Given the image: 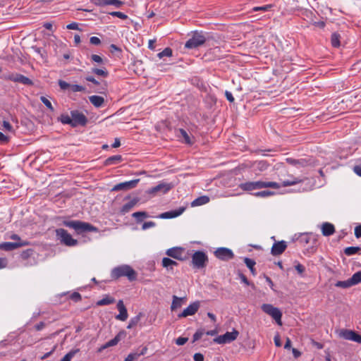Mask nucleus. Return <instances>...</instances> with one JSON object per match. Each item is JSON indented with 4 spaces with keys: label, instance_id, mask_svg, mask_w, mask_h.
<instances>
[{
    "label": "nucleus",
    "instance_id": "nucleus-20",
    "mask_svg": "<svg viewBox=\"0 0 361 361\" xmlns=\"http://www.w3.org/2000/svg\"><path fill=\"white\" fill-rule=\"evenodd\" d=\"M147 347L145 346L142 349L136 350L130 353L123 361H135L137 360L141 355H144L147 353Z\"/></svg>",
    "mask_w": 361,
    "mask_h": 361
},
{
    "label": "nucleus",
    "instance_id": "nucleus-18",
    "mask_svg": "<svg viewBox=\"0 0 361 361\" xmlns=\"http://www.w3.org/2000/svg\"><path fill=\"white\" fill-rule=\"evenodd\" d=\"M184 252V249L179 247H175L170 249H168L166 252V254L174 259L178 260H183V255Z\"/></svg>",
    "mask_w": 361,
    "mask_h": 361
},
{
    "label": "nucleus",
    "instance_id": "nucleus-64",
    "mask_svg": "<svg viewBox=\"0 0 361 361\" xmlns=\"http://www.w3.org/2000/svg\"><path fill=\"white\" fill-rule=\"evenodd\" d=\"M353 171L360 177H361V164L355 166L353 167Z\"/></svg>",
    "mask_w": 361,
    "mask_h": 361
},
{
    "label": "nucleus",
    "instance_id": "nucleus-43",
    "mask_svg": "<svg viewBox=\"0 0 361 361\" xmlns=\"http://www.w3.org/2000/svg\"><path fill=\"white\" fill-rule=\"evenodd\" d=\"M336 287L343 288H347L349 287L353 286V284H351L350 279L346 280V281H339L336 283Z\"/></svg>",
    "mask_w": 361,
    "mask_h": 361
},
{
    "label": "nucleus",
    "instance_id": "nucleus-31",
    "mask_svg": "<svg viewBox=\"0 0 361 361\" xmlns=\"http://www.w3.org/2000/svg\"><path fill=\"white\" fill-rule=\"evenodd\" d=\"M209 202V197L207 196H201L194 200L192 203V207H197L205 204Z\"/></svg>",
    "mask_w": 361,
    "mask_h": 361
},
{
    "label": "nucleus",
    "instance_id": "nucleus-26",
    "mask_svg": "<svg viewBox=\"0 0 361 361\" xmlns=\"http://www.w3.org/2000/svg\"><path fill=\"white\" fill-rule=\"evenodd\" d=\"M179 137L182 140V142L188 144L189 145H192L194 143L192 137L188 135V133L183 129H179Z\"/></svg>",
    "mask_w": 361,
    "mask_h": 361
},
{
    "label": "nucleus",
    "instance_id": "nucleus-40",
    "mask_svg": "<svg viewBox=\"0 0 361 361\" xmlns=\"http://www.w3.org/2000/svg\"><path fill=\"white\" fill-rule=\"evenodd\" d=\"M360 247H348L344 250V253L348 256L353 255L360 251Z\"/></svg>",
    "mask_w": 361,
    "mask_h": 361
},
{
    "label": "nucleus",
    "instance_id": "nucleus-61",
    "mask_svg": "<svg viewBox=\"0 0 361 361\" xmlns=\"http://www.w3.org/2000/svg\"><path fill=\"white\" fill-rule=\"evenodd\" d=\"M90 42L92 44L99 45L101 43V40L97 37H91Z\"/></svg>",
    "mask_w": 361,
    "mask_h": 361
},
{
    "label": "nucleus",
    "instance_id": "nucleus-50",
    "mask_svg": "<svg viewBox=\"0 0 361 361\" xmlns=\"http://www.w3.org/2000/svg\"><path fill=\"white\" fill-rule=\"evenodd\" d=\"M204 334V331L203 329H199L197 330L193 335L192 337V342L195 343V341H198L201 338L202 335Z\"/></svg>",
    "mask_w": 361,
    "mask_h": 361
},
{
    "label": "nucleus",
    "instance_id": "nucleus-45",
    "mask_svg": "<svg viewBox=\"0 0 361 361\" xmlns=\"http://www.w3.org/2000/svg\"><path fill=\"white\" fill-rule=\"evenodd\" d=\"M92 73H93L97 75L104 77V78L107 77L109 75L107 71L105 68L100 69V68H94L92 69Z\"/></svg>",
    "mask_w": 361,
    "mask_h": 361
},
{
    "label": "nucleus",
    "instance_id": "nucleus-38",
    "mask_svg": "<svg viewBox=\"0 0 361 361\" xmlns=\"http://www.w3.org/2000/svg\"><path fill=\"white\" fill-rule=\"evenodd\" d=\"M142 316V313H139L135 317L131 318L130 322H129V323H128V325L127 328L128 329H131V328L135 326L138 324V322H140V318H141Z\"/></svg>",
    "mask_w": 361,
    "mask_h": 361
},
{
    "label": "nucleus",
    "instance_id": "nucleus-36",
    "mask_svg": "<svg viewBox=\"0 0 361 361\" xmlns=\"http://www.w3.org/2000/svg\"><path fill=\"white\" fill-rule=\"evenodd\" d=\"M341 35L338 32L332 33L331 36V43L334 47L338 48L340 47Z\"/></svg>",
    "mask_w": 361,
    "mask_h": 361
},
{
    "label": "nucleus",
    "instance_id": "nucleus-23",
    "mask_svg": "<svg viewBox=\"0 0 361 361\" xmlns=\"http://www.w3.org/2000/svg\"><path fill=\"white\" fill-rule=\"evenodd\" d=\"M186 298H178L176 295L173 296V300L171 305V310L175 311L178 308H180L185 302Z\"/></svg>",
    "mask_w": 361,
    "mask_h": 361
},
{
    "label": "nucleus",
    "instance_id": "nucleus-60",
    "mask_svg": "<svg viewBox=\"0 0 361 361\" xmlns=\"http://www.w3.org/2000/svg\"><path fill=\"white\" fill-rule=\"evenodd\" d=\"M9 141V137L0 132V142L3 144L8 143Z\"/></svg>",
    "mask_w": 361,
    "mask_h": 361
},
{
    "label": "nucleus",
    "instance_id": "nucleus-27",
    "mask_svg": "<svg viewBox=\"0 0 361 361\" xmlns=\"http://www.w3.org/2000/svg\"><path fill=\"white\" fill-rule=\"evenodd\" d=\"M355 334L356 332L354 331L343 329L341 331L339 335L345 340L354 341Z\"/></svg>",
    "mask_w": 361,
    "mask_h": 361
},
{
    "label": "nucleus",
    "instance_id": "nucleus-35",
    "mask_svg": "<svg viewBox=\"0 0 361 361\" xmlns=\"http://www.w3.org/2000/svg\"><path fill=\"white\" fill-rule=\"evenodd\" d=\"M115 302V299L112 297L106 295L105 298L99 300L97 302L98 306H104L113 304Z\"/></svg>",
    "mask_w": 361,
    "mask_h": 361
},
{
    "label": "nucleus",
    "instance_id": "nucleus-37",
    "mask_svg": "<svg viewBox=\"0 0 361 361\" xmlns=\"http://www.w3.org/2000/svg\"><path fill=\"white\" fill-rule=\"evenodd\" d=\"M178 263L168 257H164L162 259V266L166 269H173V266H176Z\"/></svg>",
    "mask_w": 361,
    "mask_h": 361
},
{
    "label": "nucleus",
    "instance_id": "nucleus-55",
    "mask_svg": "<svg viewBox=\"0 0 361 361\" xmlns=\"http://www.w3.org/2000/svg\"><path fill=\"white\" fill-rule=\"evenodd\" d=\"M156 226V223L154 222V221H147V222H145L142 226V230H147V229H149L150 228H153Z\"/></svg>",
    "mask_w": 361,
    "mask_h": 361
},
{
    "label": "nucleus",
    "instance_id": "nucleus-52",
    "mask_svg": "<svg viewBox=\"0 0 361 361\" xmlns=\"http://www.w3.org/2000/svg\"><path fill=\"white\" fill-rule=\"evenodd\" d=\"M2 126H3L4 130L8 131V132H13V128L8 121H3Z\"/></svg>",
    "mask_w": 361,
    "mask_h": 361
},
{
    "label": "nucleus",
    "instance_id": "nucleus-3",
    "mask_svg": "<svg viewBox=\"0 0 361 361\" xmlns=\"http://www.w3.org/2000/svg\"><path fill=\"white\" fill-rule=\"evenodd\" d=\"M63 224L68 228H73L78 234H82L86 232H97L98 228L90 223L81 221H64Z\"/></svg>",
    "mask_w": 361,
    "mask_h": 361
},
{
    "label": "nucleus",
    "instance_id": "nucleus-54",
    "mask_svg": "<svg viewBox=\"0 0 361 361\" xmlns=\"http://www.w3.org/2000/svg\"><path fill=\"white\" fill-rule=\"evenodd\" d=\"M59 85L62 90H66L71 87V84L62 80H59Z\"/></svg>",
    "mask_w": 361,
    "mask_h": 361
},
{
    "label": "nucleus",
    "instance_id": "nucleus-17",
    "mask_svg": "<svg viewBox=\"0 0 361 361\" xmlns=\"http://www.w3.org/2000/svg\"><path fill=\"white\" fill-rule=\"evenodd\" d=\"M90 1L97 6L112 5L117 8L121 7L124 4V2L120 0H90Z\"/></svg>",
    "mask_w": 361,
    "mask_h": 361
},
{
    "label": "nucleus",
    "instance_id": "nucleus-63",
    "mask_svg": "<svg viewBox=\"0 0 361 361\" xmlns=\"http://www.w3.org/2000/svg\"><path fill=\"white\" fill-rule=\"evenodd\" d=\"M355 235L357 238H361V225H359L355 228Z\"/></svg>",
    "mask_w": 361,
    "mask_h": 361
},
{
    "label": "nucleus",
    "instance_id": "nucleus-16",
    "mask_svg": "<svg viewBox=\"0 0 361 361\" xmlns=\"http://www.w3.org/2000/svg\"><path fill=\"white\" fill-rule=\"evenodd\" d=\"M28 245H30V242H5L0 243V250L11 251Z\"/></svg>",
    "mask_w": 361,
    "mask_h": 361
},
{
    "label": "nucleus",
    "instance_id": "nucleus-22",
    "mask_svg": "<svg viewBox=\"0 0 361 361\" xmlns=\"http://www.w3.org/2000/svg\"><path fill=\"white\" fill-rule=\"evenodd\" d=\"M184 211H185L184 207H180L178 209L171 210V211L161 213L159 215L158 217L160 219L176 218V217L180 216V214H182Z\"/></svg>",
    "mask_w": 361,
    "mask_h": 361
},
{
    "label": "nucleus",
    "instance_id": "nucleus-14",
    "mask_svg": "<svg viewBox=\"0 0 361 361\" xmlns=\"http://www.w3.org/2000/svg\"><path fill=\"white\" fill-rule=\"evenodd\" d=\"M140 179H135L130 181H126L123 183H120L118 184L115 185L111 189L112 191H119V190H128L130 189H133L135 188L139 183Z\"/></svg>",
    "mask_w": 361,
    "mask_h": 361
},
{
    "label": "nucleus",
    "instance_id": "nucleus-32",
    "mask_svg": "<svg viewBox=\"0 0 361 361\" xmlns=\"http://www.w3.org/2000/svg\"><path fill=\"white\" fill-rule=\"evenodd\" d=\"M132 216L135 219L137 223H141L144 219L149 217V215L146 212H136L132 214Z\"/></svg>",
    "mask_w": 361,
    "mask_h": 361
},
{
    "label": "nucleus",
    "instance_id": "nucleus-44",
    "mask_svg": "<svg viewBox=\"0 0 361 361\" xmlns=\"http://www.w3.org/2000/svg\"><path fill=\"white\" fill-rule=\"evenodd\" d=\"M172 53H173L172 49L169 47H166L162 51L159 52L157 54V56L159 59H162L163 57H165V56L170 57L172 56Z\"/></svg>",
    "mask_w": 361,
    "mask_h": 361
},
{
    "label": "nucleus",
    "instance_id": "nucleus-41",
    "mask_svg": "<svg viewBox=\"0 0 361 361\" xmlns=\"http://www.w3.org/2000/svg\"><path fill=\"white\" fill-rule=\"evenodd\" d=\"M59 121L63 124H68V125H70L71 126L73 127V122H72V117H71V116H70L68 114H61L60 118H59Z\"/></svg>",
    "mask_w": 361,
    "mask_h": 361
},
{
    "label": "nucleus",
    "instance_id": "nucleus-11",
    "mask_svg": "<svg viewBox=\"0 0 361 361\" xmlns=\"http://www.w3.org/2000/svg\"><path fill=\"white\" fill-rule=\"evenodd\" d=\"M214 255L216 258L222 261H228L234 257L233 251L229 248L224 247L217 248L214 251Z\"/></svg>",
    "mask_w": 361,
    "mask_h": 361
},
{
    "label": "nucleus",
    "instance_id": "nucleus-33",
    "mask_svg": "<svg viewBox=\"0 0 361 361\" xmlns=\"http://www.w3.org/2000/svg\"><path fill=\"white\" fill-rule=\"evenodd\" d=\"M244 262L247 267V268H249V269L250 270L252 274L255 276L257 274L256 269H255V265L256 262L253 259L247 257L244 258Z\"/></svg>",
    "mask_w": 361,
    "mask_h": 361
},
{
    "label": "nucleus",
    "instance_id": "nucleus-9",
    "mask_svg": "<svg viewBox=\"0 0 361 361\" xmlns=\"http://www.w3.org/2000/svg\"><path fill=\"white\" fill-rule=\"evenodd\" d=\"M238 334V331L233 329V331L231 332L227 331L224 334L217 336L214 339V341L219 344L229 343L235 341L237 338Z\"/></svg>",
    "mask_w": 361,
    "mask_h": 361
},
{
    "label": "nucleus",
    "instance_id": "nucleus-4",
    "mask_svg": "<svg viewBox=\"0 0 361 361\" xmlns=\"http://www.w3.org/2000/svg\"><path fill=\"white\" fill-rule=\"evenodd\" d=\"M207 40V37L202 32L195 31L185 44V48L197 49L204 44Z\"/></svg>",
    "mask_w": 361,
    "mask_h": 361
},
{
    "label": "nucleus",
    "instance_id": "nucleus-59",
    "mask_svg": "<svg viewBox=\"0 0 361 361\" xmlns=\"http://www.w3.org/2000/svg\"><path fill=\"white\" fill-rule=\"evenodd\" d=\"M91 59L94 61V62H96L97 63H102L103 62V59L102 58L99 56V55H97V54H92L91 56Z\"/></svg>",
    "mask_w": 361,
    "mask_h": 361
},
{
    "label": "nucleus",
    "instance_id": "nucleus-5",
    "mask_svg": "<svg viewBox=\"0 0 361 361\" xmlns=\"http://www.w3.org/2000/svg\"><path fill=\"white\" fill-rule=\"evenodd\" d=\"M208 257L203 251H196L192 256V265L195 269H203L207 266Z\"/></svg>",
    "mask_w": 361,
    "mask_h": 361
},
{
    "label": "nucleus",
    "instance_id": "nucleus-21",
    "mask_svg": "<svg viewBox=\"0 0 361 361\" xmlns=\"http://www.w3.org/2000/svg\"><path fill=\"white\" fill-rule=\"evenodd\" d=\"M117 308L119 311V314L116 316V319L121 321H126L128 319V314L123 300L118 302Z\"/></svg>",
    "mask_w": 361,
    "mask_h": 361
},
{
    "label": "nucleus",
    "instance_id": "nucleus-30",
    "mask_svg": "<svg viewBox=\"0 0 361 361\" xmlns=\"http://www.w3.org/2000/svg\"><path fill=\"white\" fill-rule=\"evenodd\" d=\"M122 161V157L121 155H114L109 157L104 161L105 166H111L120 163Z\"/></svg>",
    "mask_w": 361,
    "mask_h": 361
},
{
    "label": "nucleus",
    "instance_id": "nucleus-48",
    "mask_svg": "<svg viewBox=\"0 0 361 361\" xmlns=\"http://www.w3.org/2000/svg\"><path fill=\"white\" fill-rule=\"evenodd\" d=\"M40 100L51 111H54V109L51 102L47 97L42 96L40 97Z\"/></svg>",
    "mask_w": 361,
    "mask_h": 361
},
{
    "label": "nucleus",
    "instance_id": "nucleus-56",
    "mask_svg": "<svg viewBox=\"0 0 361 361\" xmlns=\"http://www.w3.org/2000/svg\"><path fill=\"white\" fill-rule=\"evenodd\" d=\"M33 254V250L32 249H27L26 250H24L21 253V257L23 259H25L30 257Z\"/></svg>",
    "mask_w": 361,
    "mask_h": 361
},
{
    "label": "nucleus",
    "instance_id": "nucleus-24",
    "mask_svg": "<svg viewBox=\"0 0 361 361\" xmlns=\"http://www.w3.org/2000/svg\"><path fill=\"white\" fill-rule=\"evenodd\" d=\"M322 232L323 235L329 236L334 233V226L330 223L326 222L322 225Z\"/></svg>",
    "mask_w": 361,
    "mask_h": 361
},
{
    "label": "nucleus",
    "instance_id": "nucleus-28",
    "mask_svg": "<svg viewBox=\"0 0 361 361\" xmlns=\"http://www.w3.org/2000/svg\"><path fill=\"white\" fill-rule=\"evenodd\" d=\"M107 91V82L105 80H100V83L93 87V92L99 94H106Z\"/></svg>",
    "mask_w": 361,
    "mask_h": 361
},
{
    "label": "nucleus",
    "instance_id": "nucleus-7",
    "mask_svg": "<svg viewBox=\"0 0 361 361\" xmlns=\"http://www.w3.org/2000/svg\"><path fill=\"white\" fill-rule=\"evenodd\" d=\"M263 312L270 315L279 325H282V313L279 308L270 304H263L261 307Z\"/></svg>",
    "mask_w": 361,
    "mask_h": 361
},
{
    "label": "nucleus",
    "instance_id": "nucleus-12",
    "mask_svg": "<svg viewBox=\"0 0 361 361\" xmlns=\"http://www.w3.org/2000/svg\"><path fill=\"white\" fill-rule=\"evenodd\" d=\"M293 240H297L302 245L308 244L311 241L314 244L317 242V235L312 233L295 234Z\"/></svg>",
    "mask_w": 361,
    "mask_h": 361
},
{
    "label": "nucleus",
    "instance_id": "nucleus-34",
    "mask_svg": "<svg viewBox=\"0 0 361 361\" xmlns=\"http://www.w3.org/2000/svg\"><path fill=\"white\" fill-rule=\"evenodd\" d=\"M137 200L136 199H133L128 203L125 204L121 209V212L123 214L128 213L130 210L136 204Z\"/></svg>",
    "mask_w": 361,
    "mask_h": 361
},
{
    "label": "nucleus",
    "instance_id": "nucleus-6",
    "mask_svg": "<svg viewBox=\"0 0 361 361\" xmlns=\"http://www.w3.org/2000/svg\"><path fill=\"white\" fill-rule=\"evenodd\" d=\"M56 235L57 239L61 243L67 246H75L78 245V240L73 239L72 236L68 233V231L63 228H57L56 230Z\"/></svg>",
    "mask_w": 361,
    "mask_h": 361
},
{
    "label": "nucleus",
    "instance_id": "nucleus-10",
    "mask_svg": "<svg viewBox=\"0 0 361 361\" xmlns=\"http://www.w3.org/2000/svg\"><path fill=\"white\" fill-rule=\"evenodd\" d=\"M72 117L73 127L78 126H85L87 123V118L85 114L78 110H73L71 111Z\"/></svg>",
    "mask_w": 361,
    "mask_h": 361
},
{
    "label": "nucleus",
    "instance_id": "nucleus-47",
    "mask_svg": "<svg viewBox=\"0 0 361 361\" xmlns=\"http://www.w3.org/2000/svg\"><path fill=\"white\" fill-rule=\"evenodd\" d=\"M274 194V192L269 191V190H263V191H261V192H255L253 195L255 197H267L273 195Z\"/></svg>",
    "mask_w": 361,
    "mask_h": 361
},
{
    "label": "nucleus",
    "instance_id": "nucleus-8",
    "mask_svg": "<svg viewBox=\"0 0 361 361\" xmlns=\"http://www.w3.org/2000/svg\"><path fill=\"white\" fill-rule=\"evenodd\" d=\"M5 80H8L15 82H19L25 85H32V81L27 77L19 73H8L1 76Z\"/></svg>",
    "mask_w": 361,
    "mask_h": 361
},
{
    "label": "nucleus",
    "instance_id": "nucleus-13",
    "mask_svg": "<svg viewBox=\"0 0 361 361\" xmlns=\"http://www.w3.org/2000/svg\"><path fill=\"white\" fill-rule=\"evenodd\" d=\"M200 307V301H195L189 305L183 311L178 314L179 319L194 315Z\"/></svg>",
    "mask_w": 361,
    "mask_h": 361
},
{
    "label": "nucleus",
    "instance_id": "nucleus-58",
    "mask_svg": "<svg viewBox=\"0 0 361 361\" xmlns=\"http://www.w3.org/2000/svg\"><path fill=\"white\" fill-rule=\"evenodd\" d=\"M188 338H185V337H178L176 340V343L178 345H183L184 344L186 343V342L188 341Z\"/></svg>",
    "mask_w": 361,
    "mask_h": 361
},
{
    "label": "nucleus",
    "instance_id": "nucleus-1",
    "mask_svg": "<svg viewBox=\"0 0 361 361\" xmlns=\"http://www.w3.org/2000/svg\"><path fill=\"white\" fill-rule=\"evenodd\" d=\"M303 181V179L300 178H293L291 180H283L281 185L272 181H248L242 183L239 185V188L243 191H252L266 188H271L278 189L281 186L287 187L300 183Z\"/></svg>",
    "mask_w": 361,
    "mask_h": 361
},
{
    "label": "nucleus",
    "instance_id": "nucleus-15",
    "mask_svg": "<svg viewBox=\"0 0 361 361\" xmlns=\"http://www.w3.org/2000/svg\"><path fill=\"white\" fill-rule=\"evenodd\" d=\"M172 188H173V185L171 183H160L157 185L151 188L148 190V193H149V194H156V193L160 192V193H162V194H166Z\"/></svg>",
    "mask_w": 361,
    "mask_h": 361
},
{
    "label": "nucleus",
    "instance_id": "nucleus-53",
    "mask_svg": "<svg viewBox=\"0 0 361 361\" xmlns=\"http://www.w3.org/2000/svg\"><path fill=\"white\" fill-rule=\"evenodd\" d=\"M257 167L260 171H265L269 167V164L264 161H260L257 163Z\"/></svg>",
    "mask_w": 361,
    "mask_h": 361
},
{
    "label": "nucleus",
    "instance_id": "nucleus-49",
    "mask_svg": "<svg viewBox=\"0 0 361 361\" xmlns=\"http://www.w3.org/2000/svg\"><path fill=\"white\" fill-rule=\"evenodd\" d=\"M111 16L118 17L121 19L125 20L128 18V16L120 11H113L109 13Z\"/></svg>",
    "mask_w": 361,
    "mask_h": 361
},
{
    "label": "nucleus",
    "instance_id": "nucleus-2",
    "mask_svg": "<svg viewBox=\"0 0 361 361\" xmlns=\"http://www.w3.org/2000/svg\"><path fill=\"white\" fill-rule=\"evenodd\" d=\"M111 276L113 279H118L122 276H126L130 281H133L137 279V273L130 266L124 264L113 269Z\"/></svg>",
    "mask_w": 361,
    "mask_h": 361
},
{
    "label": "nucleus",
    "instance_id": "nucleus-29",
    "mask_svg": "<svg viewBox=\"0 0 361 361\" xmlns=\"http://www.w3.org/2000/svg\"><path fill=\"white\" fill-rule=\"evenodd\" d=\"M121 333H119L118 335H116L113 339L109 341L108 342H106L104 345H102L100 348H99V351H102V350H104L109 347H111V346H114L116 345L118 342L119 341L121 340Z\"/></svg>",
    "mask_w": 361,
    "mask_h": 361
},
{
    "label": "nucleus",
    "instance_id": "nucleus-39",
    "mask_svg": "<svg viewBox=\"0 0 361 361\" xmlns=\"http://www.w3.org/2000/svg\"><path fill=\"white\" fill-rule=\"evenodd\" d=\"M350 279L351 281V284H353V286L361 283V271L355 272Z\"/></svg>",
    "mask_w": 361,
    "mask_h": 361
},
{
    "label": "nucleus",
    "instance_id": "nucleus-42",
    "mask_svg": "<svg viewBox=\"0 0 361 361\" xmlns=\"http://www.w3.org/2000/svg\"><path fill=\"white\" fill-rule=\"evenodd\" d=\"M80 351L79 349H74L68 352L60 361H71L74 355Z\"/></svg>",
    "mask_w": 361,
    "mask_h": 361
},
{
    "label": "nucleus",
    "instance_id": "nucleus-19",
    "mask_svg": "<svg viewBox=\"0 0 361 361\" xmlns=\"http://www.w3.org/2000/svg\"><path fill=\"white\" fill-rule=\"evenodd\" d=\"M287 247L286 242L284 240H281L279 242H276L274 243L271 247V254L274 256H277L281 255Z\"/></svg>",
    "mask_w": 361,
    "mask_h": 361
},
{
    "label": "nucleus",
    "instance_id": "nucleus-62",
    "mask_svg": "<svg viewBox=\"0 0 361 361\" xmlns=\"http://www.w3.org/2000/svg\"><path fill=\"white\" fill-rule=\"evenodd\" d=\"M193 359L195 361H204V356L202 354L197 353L193 355Z\"/></svg>",
    "mask_w": 361,
    "mask_h": 361
},
{
    "label": "nucleus",
    "instance_id": "nucleus-46",
    "mask_svg": "<svg viewBox=\"0 0 361 361\" xmlns=\"http://www.w3.org/2000/svg\"><path fill=\"white\" fill-rule=\"evenodd\" d=\"M272 7L271 4H267L262 6H255L252 8V12H257V11H268Z\"/></svg>",
    "mask_w": 361,
    "mask_h": 361
},
{
    "label": "nucleus",
    "instance_id": "nucleus-57",
    "mask_svg": "<svg viewBox=\"0 0 361 361\" xmlns=\"http://www.w3.org/2000/svg\"><path fill=\"white\" fill-rule=\"evenodd\" d=\"M70 298L75 302H78L81 300V295L78 292H74L70 295Z\"/></svg>",
    "mask_w": 361,
    "mask_h": 361
},
{
    "label": "nucleus",
    "instance_id": "nucleus-25",
    "mask_svg": "<svg viewBox=\"0 0 361 361\" xmlns=\"http://www.w3.org/2000/svg\"><path fill=\"white\" fill-rule=\"evenodd\" d=\"M89 100L92 104L96 108L102 107L104 104V99L98 95H92L89 97Z\"/></svg>",
    "mask_w": 361,
    "mask_h": 361
},
{
    "label": "nucleus",
    "instance_id": "nucleus-51",
    "mask_svg": "<svg viewBox=\"0 0 361 361\" xmlns=\"http://www.w3.org/2000/svg\"><path fill=\"white\" fill-rule=\"evenodd\" d=\"M70 89L73 92L85 91V87L79 85H71Z\"/></svg>",
    "mask_w": 361,
    "mask_h": 361
}]
</instances>
